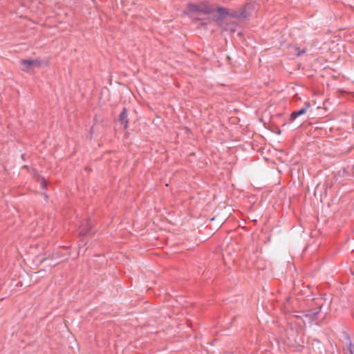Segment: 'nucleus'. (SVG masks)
<instances>
[{
    "mask_svg": "<svg viewBox=\"0 0 354 354\" xmlns=\"http://www.w3.org/2000/svg\"><path fill=\"white\" fill-rule=\"evenodd\" d=\"M348 350L351 354H354V346L351 342L349 343Z\"/></svg>",
    "mask_w": 354,
    "mask_h": 354,
    "instance_id": "6",
    "label": "nucleus"
},
{
    "mask_svg": "<svg viewBox=\"0 0 354 354\" xmlns=\"http://www.w3.org/2000/svg\"><path fill=\"white\" fill-rule=\"evenodd\" d=\"M203 12L212 16L214 21L218 22L229 15L227 9L215 6L196 5L194 3H189L187 6L186 15H192L194 13Z\"/></svg>",
    "mask_w": 354,
    "mask_h": 354,
    "instance_id": "1",
    "label": "nucleus"
},
{
    "mask_svg": "<svg viewBox=\"0 0 354 354\" xmlns=\"http://www.w3.org/2000/svg\"><path fill=\"white\" fill-rule=\"evenodd\" d=\"M41 185L43 188H45L46 187V181L44 179H42L41 180Z\"/></svg>",
    "mask_w": 354,
    "mask_h": 354,
    "instance_id": "8",
    "label": "nucleus"
},
{
    "mask_svg": "<svg viewBox=\"0 0 354 354\" xmlns=\"http://www.w3.org/2000/svg\"><path fill=\"white\" fill-rule=\"evenodd\" d=\"M21 70L25 73H31L35 68H39L41 62L37 59H21L19 62Z\"/></svg>",
    "mask_w": 354,
    "mask_h": 354,
    "instance_id": "2",
    "label": "nucleus"
},
{
    "mask_svg": "<svg viewBox=\"0 0 354 354\" xmlns=\"http://www.w3.org/2000/svg\"><path fill=\"white\" fill-rule=\"evenodd\" d=\"M295 53L297 56H300L304 53H306V48H304L302 50H299L298 47L295 48Z\"/></svg>",
    "mask_w": 354,
    "mask_h": 354,
    "instance_id": "5",
    "label": "nucleus"
},
{
    "mask_svg": "<svg viewBox=\"0 0 354 354\" xmlns=\"http://www.w3.org/2000/svg\"><path fill=\"white\" fill-rule=\"evenodd\" d=\"M88 233H89L88 231H86L84 230H81V231H80V234H82V235H86V234H87Z\"/></svg>",
    "mask_w": 354,
    "mask_h": 354,
    "instance_id": "7",
    "label": "nucleus"
},
{
    "mask_svg": "<svg viewBox=\"0 0 354 354\" xmlns=\"http://www.w3.org/2000/svg\"><path fill=\"white\" fill-rule=\"evenodd\" d=\"M119 122L122 125H123V127L125 129H127L129 120H128V115H127V111L126 108H124L122 109V111L120 114Z\"/></svg>",
    "mask_w": 354,
    "mask_h": 354,
    "instance_id": "3",
    "label": "nucleus"
},
{
    "mask_svg": "<svg viewBox=\"0 0 354 354\" xmlns=\"http://www.w3.org/2000/svg\"><path fill=\"white\" fill-rule=\"evenodd\" d=\"M309 107H310V103L309 102H306L304 107L301 108L299 111H294V112H292L291 113L290 118L292 120H295L297 117L304 114Z\"/></svg>",
    "mask_w": 354,
    "mask_h": 354,
    "instance_id": "4",
    "label": "nucleus"
}]
</instances>
